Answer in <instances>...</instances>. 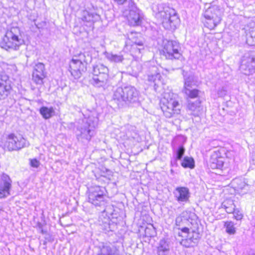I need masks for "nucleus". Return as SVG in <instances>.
I'll list each match as a JSON object with an SVG mask.
<instances>
[{
  "mask_svg": "<svg viewBox=\"0 0 255 255\" xmlns=\"http://www.w3.org/2000/svg\"><path fill=\"white\" fill-rule=\"evenodd\" d=\"M221 206L228 214H231L236 207L234 201L230 198L224 200Z\"/></svg>",
  "mask_w": 255,
  "mask_h": 255,
  "instance_id": "18",
  "label": "nucleus"
},
{
  "mask_svg": "<svg viewBox=\"0 0 255 255\" xmlns=\"http://www.w3.org/2000/svg\"><path fill=\"white\" fill-rule=\"evenodd\" d=\"M227 157L226 150L221 147L214 151L211 156V163L213 168L221 169L224 165L225 158Z\"/></svg>",
  "mask_w": 255,
  "mask_h": 255,
  "instance_id": "11",
  "label": "nucleus"
},
{
  "mask_svg": "<svg viewBox=\"0 0 255 255\" xmlns=\"http://www.w3.org/2000/svg\"><path fill=\"white\" fill-rule=\"evenodd\" d=\"M138 45V46H143V43L142 42H138V43H134L132 46H134V45Z\"/></svg>",
  "mask_w": 255,
  "mask_h": 255,
  "instance_id": "30",
  "label": "nucleus"
},
{
  "mask_svg": "<svg viewBox=\"0 0 255 255\" xmlns=\"http://www.w3.org/2000/svg\"><path fill=\"white\" fill-rule=\"evenodd\" d=\"M185 149L183 145L180 146L177 150V159H181L183 154H184Z\"/></svg>",
  "mask_w": 255,
  "mask_h": 255,
  "instance_id": "24",
  "label": "nucleus"
},
{
  "mask_svg": "<svg viewBox=\"0 0 255 255\" xmlns=\"http://www.w3.org/2000/svg\"><path fill=\"white\" fill-rule=\"evenodd\" d=\"M176 193L175 197L178 202H187L190 198L189 189L185 187H178L176 188Z\"/></svg>",
  "mask_w": 255,
  "mask_h": 255,
  "instance_id": "16",
  "label": "nucleus"
},
{
  "mask_svg": "<svg viewBox=\"0 0 255 255\" xmlns=\"http://www.w3.org/2000/svg\"><path fill=\"white\" fill-rule=\"evenodd\" d=\"M181 165L184 168L193 169L195 167V161L193 157L185 156L181 163Z\"/></svg>",
  "mask_w": 255,
  "mask_h": 255,
  "instance_id": "19",
  "label": "nucleus"
},
{
  "mask_svg": "<svg viewBox=\"0 0 255 255\" xmlns=\"http://www.w3.org/2000/svg\"><path fill=\"white\" fill-rule=\"evenodd\" d=\"M5 145L9 151L17 150L24 146L25 139L21 135L10 133L6 137Z\"/></svg>",
  "mask_w": 255,
  "mask_h": 255,
  "instance_id": "8",
  "label": "nucleus"
},
{
  "mask_svg": "<svg viewBox=\"0 0 255 255\" xmlns=\"http://www.w3.org/2000/svg\"><path fill=\"white\" fill-rule=\"evenodd\" d=\"M197 103H198L200 105L201 102L200 101H198Z\"/></svg>",
  "mask_w": 255,
  "mask_h": 255,
  "instance_id": "31",
  "label": "nucleus"
},
{
  "mask_svg": "<svg viewBox=\"0 0 255 255\" xmlns=\"http://www.w3.org/2000/svg\"><path fill=\"white\" fill-rule=\"evenodd\" d=\"M175 224L178 227V236L182 238L180 244L185 248L192 247L200 239L201 222L195 213H190L188 217L179 215Z\"/></svg>",
  "mask_w": 255,
  "mask_h": 255,
  "instance_id": "1",
  "label": "nucleus"
},
{
  "mask_svg": "<svg viewBox=\"0 0 255 255\" xmlns=\"http://www.w3.org/2000/svg\"><path fill=\"white\" fill-rule=\"evenodd\" d=\"M29 164L33 168H38L40 165V162L36 158H32L29 160Z\"/></svg>",
  "mask_w": 255,
  "mask_h": 255,
  "instance_id": "25",
  "label": "nucleus"
},
{
  "mask_svg": "<svg viewBox=\"0 0 255 255\" xmlns=\"http://www.w3.org/2000/svg\"><path fill=\"white\" fill-rule=\"evenodd\" d=\"M94 83L98 84L106 80L108 76V69L103 65H97L94 67L93 70Z\"/></svg>",
  "mask_w": 255,
  "mask_h": 255,
  "instance_id": "13",
  "label": "nucleus"
},
{
  "mask_svg": "<svg viewBox=\"0 0 255 255\" xmlns=\"http://www.w3.org/2000/svg\"><path fill=\"white\" fill-rule=\"evenodd\" d=\"M157 16L162 20L163 26L166 29L176 28L180 23V19L174 9L165 7L157 13Z\"/></svg>",
  "mask_w": 255,
  "mask_h": 255,
  "instance_id": "5",
  "label": "nucleus"
},
{
  "mask_svg": "<svg viewBox=\"0 0 255 255\" xmlns=\"http://www.w3.org/2000/svg\"><path fill=\"white\" fill-rule=\"evenodd\" d=\"M46 77L45 65L41 62L36 63L33 67L32 80L36 85H43L44 79Z\"/></svg>",
  "mask_w": 255,
  "mask_h": 255,
  "instance_id": "9",
  "label": "nucleus"
},
{
  "mask_svg": "<svg viewBox=\"0 0 255 255\" xmlns=\"http://www.w3.org/2000/svg\"><path fill=\"white\" fill-rule=\"evenodd\" d=\"M111 60L114 62L122 61L123 60V57L122 56H119L117 55H113L111 57Z\"/></svg>",
  "mask_w": 255,
  "mask_h": 255,
  "instance_id": "26",
  "label": "nucleus"
},
{
  "mask_svg": "<svg viewBox=\"0 0 255 255\" xmlns=\"http://www.w3.org/2000/svg\"><path fill=\"white\" fill-rule=\"evenodd\" d=\"M187 86H189V85H184V89L186 90L185 93L187 95L188 99H196L199 97L200 91L197 89H193L192 90H188L187 88Z\"/></svg>",
  "mask_w": 255,
  "mask_h": 255,
  "instance_id": "20",
  "label": "nucleus"
},
{
  "mask_svg": "<svg viewBox=\"0 0 255 255\" xmlns=\"http://www.w3.org/2000/svg\"><path fill=\"white\" fill-rule=\"evenodd\" d=\"M22 31L18 26H12L6 30L0 41V47L6 50H17L25 43Z\"/></svg>",
  "mask_w": 255,
  "mask_h": 255,
  "instance_id": "2",
  "label": "nucleus"
},
{
  "mask_svg": "<svg viewBox=\"0 0 255 255\" xmlns=\"http://www.w3.org/2000/svg\"><path fill=\"white\" fill-rule=\"evenodd\" d=\"M116 1L119 4H123L126 3L127 0H114Z\"/></svg>",
  "mask_w": 255,
  "mask_h": 255,
  "instance_id": "29",
  "label": "nucleus"
},
{
  "mask_svg": "<svg viewBox=\"0 0 255 255\" xmlns=\"http://www.w3.org/2000/svg\"><path fill=\"white\" fill-rule=\"evenodd\" d=\"M2 211V208L0 207V212H1V211Z\"/></svg>",
  "mask_w": 255,
  "mask_h": 255,
  "instance_id": "32",
  "label": "nucleus"
},
{
  "mask_svg": "<svg viewBox=\"0 0 255 255\" xmlns=\"http://www.w3.org/2000/svg\"><path fill=\"white\" fill-rule=\"evenodd\" d=\"M159 54L167 60H178L182 57L181 47L178 42L172 40L163 42Z\"/></svg>",
  "mask_w": 255,
  "mask_h": 255,
  "instance_id": "4",
  "label": "nucleus"
},
{
  "mask_svg": "<svg viewBox=\"0 0 255 255\" xmlns=\"http://www.w3.org/2000/svg\"><path fill=\"white\" fill-rule=\"evenodd\" d=\"M231 214H233V218L237 221L241 220L244 217V215L241 212L236 208L233 210V212H232Z\"/></svg>",
  "mask_w": 255,
  "mask_h": 255,
  "instance_id": "22",
  "label": "nucleus"
},
{
  "mask_svg": "<svg viewBox=\"0 0 255 255\" xmlns=\"http://www.w3.org/2000/svg\"><path fill=\"white\" fill-rule=\"evenodd\" d=\"M12 180L4 173L0 175V199H4L10 195Z\"/></svg>",
  "mask_w": 255,
  "mask_h": 255,
  "instance_id": "10",
  "label": "nucleus"
},
{
  "mask_svg": "<svg viewBox=\"0 0 255 255\" xmlns=\"http://www.w3.org/2000/svg\"><path fill=\"white\" fill-rule=\"evenodd\" d=\"M74 57L70 63L69 70L72 76L75 78H79L82 73L87 69L86 55L85 53L81 52L78 55H75Z\"/></svg>",
  "mask_w": 255,
  "mask_h": 255,
  "instance_id": "7",
  "label": "nucleus"
},
{
  "mask_svg": "<svg viewBox=\"0 0 255 255\" xmlns=\"http://www.w3.org/2000/svg\"><path fill=\"white\" fill-rule=\"evenodd\" d=\"M39 113L44 119H49L55 115V110L52 107L42 106L39 109Z\"/></svg>",
  "mask_w": 255,
  "mask_h": 255,
  "instance_id": "17",
  "label": "nucleus"
},
{
  "mask_svg": "<svg viewBox=\"0 0 255 255\" xmlns=\"http://www.w3.org/2000/svg\"><path fill=\"white\" fill-rule=\"evenodd\" d=\"M11 90L9 77L6 74H0V100L7 97Z\"/></svg>",
  "mask_w": 255,
  "mask_h": 255,
  "instance_id": "12",
  "label": "nucleus"
},
{
  "mask_svg": "<svg viewBox=\"0 0 255 255\" xmlns=\"http://www.w3.org/2000/svg\"><path fill=\"white\" fill-rule=\"evenodd\" d=\"M125 91H124V93H126V94H127V95L126 97L125 98V99H128V93L131 94V96L132 97L133 96V92L132 90L126 89Z\"/></svg>",
  "mask_w": 255,
  "mask_h": 255,
  "instance_id": "28",
  "label": "nucleus"
},
{
  "mask_svg": "<svg viewBox=\"0 0 255 255\" xmlns=\"http://www.w3.org/2000/svg\"><path fill=\"white\" fill-rule=\"evenodd\" d=\"M169 249L163 245H160L157 249L158 255H164L165 253L168 251Z\"/></svg>",
  "mask_w": 255,
  "mask_h": 255,
  "instance_id": "23",
  "label": "nucleus"
},
{
  "mask_svg": "<svg viewBox=\"0 0 255 255\" xmlns=\"http://www.w3.org/2000/svg\"><path fill=\"white\" fill-rule=\"evenodd\" d=\"M226 232L229 235H234L236 233V228L234 227V223L231 221H227L224 223Z\"/></svg>",
  "mask_w": 255,
  "mask_h": 255,
  "instance_id": "21",
  "label": "nucleus"
},
{
  "mask_svg": "<svg viewBox=\"0 0 255 255\" xmlns=\"http://www.w3.org/2000/svg\"><path fill=\"white\" fill-rule=\"evenodd\" d=\"M159 105L163 114L167 118H170L181 114V105L173 94L168 93L161 98Z\"/></svg>",
  "mask_w": 255,
  "mask_h": 255,
  "instance_id": "3",
  "label": "nucleus"
},
{
  "mask_svg": "<svg viewBox=\"0 0 255 255\" xmlns=\"http://www.w3.org/2000/svg\"><path fill=\"white\" fill-rule=\"evenodd\" d=\"M195 102H191L188 104V108L190 110H194L197 108H199L200 106H195Z\"/></svg>",
  "mask_w": 255,
  "mask_h": 255,
  "instance_id": "27",
  "label": "nucleus"
},
{
  "mask_svg": "<svg viewBox=\"0 0 255 255\" xmlns=\"http://www.w3.org/2000/svg\"><path fill=\"white\" fill-rule=\"evenodd\" d=\"M105 194L100 186H97L95 189L88 194L89 202L96 206L100 205L103 201Z\"/></svg>",
  "mask_w": 255,
  "mask_h": 255,
  "instance_id": "15",
  "label": "nucleus"
},
{
  "mask_svg": "<svg viewBox=\"0 0 255 255\" xmlns=\"http://www.w3.org/2000/svg\"><path fill=\"white\" fill-rule=\"evenodd\" d=\"M143 19L142 15L137 9L130 10L127 15L128 22L130 26L137 27L140 26Z\"/></svg>",
  "mask_w": 255,
  "mask_h": 255,
  "instance_id": "14",
  "label": "nucleus"
},
{
  "mask_svg": "<svg viewBox=\"0 0 255 255\" xmlns=\"http://www.w3.org/2000/svg\"><path fill=\"white\" fill-rule=\"evenodd\" d=\"M207 6L204 13V25L208 29H214L221 22L218 7L213 4H206Z\"/></svg>",
  "mask_w": 255,
  "mask_h": 255,
  "instance_id": "6",
  "label": "nucleus"
}]
</instances>
